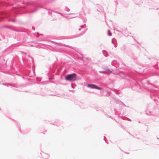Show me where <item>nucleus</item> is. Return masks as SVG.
<instances>
[{
    "label": "nucleus",
    "mask_w": 159,
    "mask_h": 159,
    "mask_svg": "<svg viewBox=\"0 0 159 159\" xmlns=\"http://www.w3.org/2000/svg\"><path fill=\"white\" fill-rule=\"evenodd\" d=\"M88 86L93 89H96L99 90H101L102 89L101 88L93 84H89L88 85Z\"/></svg>",
    "instance_id": "nucleus-2"
},
{
    "label": "nucleus",
    "mask_w": 159,
    "mask_h": 159,
    "mask_svg": "<svg viewBox=\"0 0 159 159\" xmlns=\"http://www.w3.org/2000/svg\"><path fill=\"white\" fill-rule=\"evenodd\" d=\"M101 72L103 73H106L107 74H108L111 72V71L110 70H107V71H105L103 72Z\"/></svg>",
    "instance_id": "nucleus-3"
},
{
    "label": "nucleus",
    "mask_w": 159,
    "mask_h": 159,
    "mask_svg": "<svg viewBox=\"0 0 159 159\" xmlns=\"http://www.w3.org/2000/svg\"><path fill=\"white\" fill-rule=\"evenodd\" d=\"M108 33L109 36H111L112 35V33L110 31V30H108Z\"/></svg>",
    "instance_id": "nucleus-4"
},
{
    "label": "nucleus",
    "mask_w": 159,
    "mask_h": 159,
    "mask_svg": "<svg viewBox=\"0 0 159 159\" xmlns=\"http://www.w3.org/2000/svg\"><path fill=\"white\" fill-rule=\"evenodd\" d=\"M76 79V75L75 73L68 75L66 76L65 80L70 81H75Z\"/></svg>",
    "instance_id": "nucleus-1"
}]
</instances>
